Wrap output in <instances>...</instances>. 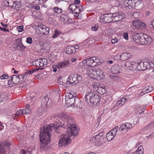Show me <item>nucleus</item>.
<instances>
[{"label":"nucleus","instance_id":"obj_1","mask_svg":"<svg viewBox=\"0 0 154 154\" xmlns=\"http://www.w3.org/2000/svg\"><path fill=\"white\" fill-rule=\"evenodd\" d=\"M74 120L70 116L65 113H62L61 115L60 120L55 122L54 123L51 125H47L44 127L49 126L51 127V129L49 131L52 130V127L54 129L55 132L57 133H59L60 131H58L59 128L60 127H63L66 129H68V130L66 131V133L63 134L62 135L61 139L59 140L58 145L59 147L65 146L68 145L70 143V138L71 136H75L78 134L79 130L77 129L76 125L73 124Z\"/></svg>","mask_w":154,"mask_h":154},{"label":"nucleus","instance_id":"obj_2","mask_svg":"<svg viewBox=\"0 0 154 154\" xmlns=\"http://www.w3.org/2000/svg\"><path fill=\"white\" fill-rule=\"evenodd\" d=\"M51 127H43V128L40 130V140L41 142L40 148L44 150L46 149V146L51 141V134L49 132L51 129Z\"/></svg>","mask_w":154,"mask_h":154},{"label":"nucleus","instance_id":"obj_3","mask_svg":"<svg viewBox=\"0 0 154 154\" xmlns=\"http://www.w3.org/2000/svg\"><path fill=\"white\" fill-rule=\"evenodd\" d=\"M100 99V97L99 95L95 94L93 91H91L87 92L84 98L85 102L91 106L99 103Z\"/></svg>","mask_w":154,"mask_h":154},{"label":"nucleus","instance_id":"obj_4","mask_svg":"<svg viewBox=\"0 0 154 154\" xmlns=\"http://www.w3.org/2000/svg\"><path fill=\"white\" fill-rule=\"evenodd\" d=\"M82 76L77 74H72L67 79L66 84L72 85H76L82 80Z\"/></svg>","mask_w":154,"mask_h":154},{"label":"nucleus","instance_id":"obj_5","mask_svg":"<svg viewBox=\"0 0 154 154\" xmlns=\"http://www.w3.org/2000/svg\"><path fill=\"white\" fill-rule=\"evenodd\" d=\"M69 9L70 11L71 12L75 14L74 16L75 17L79 19V15L80 13L83 10V7L81 5H76L75 4H70L69 7Z\"/></svg>","mask_w":154,"mask_h":154},{"label":"nucleus","instance_id":"obj_6","mask_svg":"<svg viewBox=\"0 0 154 154\" xmlns=\"http://www.w3.org/2000/svg\"><path fill=\"white\" fill-rule=\"evenodd\" d=\"M104 139H105V138L103 136V133H100L91 138L90 141H94L95 143V145L97 146H99L103 142H104Z\"/></svg>","mask_w":154,"mask_h":154},{"label":"nucleus","instance_id":"obj_7","mask_svg":"<svg viewBox=\"0 0 154 154\" xmlns=\"http://www.w3.org/2000/svg\"><path fill=\"white\" fill-rule=\"evenodd\" d=\"M78 99L77 97L70 93H67L66 95V103L69 106H73L75 101Z\"/></svg>","mask_w":154,"mask_h":154},{"label":"nucleus","instance_id":"obj_8","mask_svg":"<svg viewBox=\"0 0 154 154\" xmlns=\"http://www.w3.org/2000/svg\"><path fill=\"white\" fill-rule=\"evenodd\" d=\"M48 97H44L41 99V107L38 110V115L39 116H41L44 112L45 109L47 106V103L49 100Z\"/></svg>","mask_w":154,"mask_h":154},{"label":"nucleus","instance_id":"obj_9","mask_svg":"<svg viewBox=\"0 0 154 154\" xmlns=\"http://www.w3.org/2000/svg\"><path fill=\"white\" fill-rule=\"evenodd\" d=\"M133 127L132 125L129 123H123L120 127L118 130V135H121L126 133L130 129Z\"/></svg>","mask_w":154,"mask_h":154},{"label":"nucleus","instance_id":"obj_10","mask_svg":"<svg viewBox=\"0 0 154 154\" xmlns=\"http://www.w3.org/2000/svg\"><path fill=\"white\" fill-rule=\"evenodd\" d=\"M9 148V140H6L3 142L0 143V154H5Z\"/></svg>","mask_w":154,"mask_h":154},{"label":"nucleus","instance_id":"obj_11","mask_svg":"<svg viewBox=\"0 0 154 154\" xmlns=\"http://www.w3.org/2000/svg\"><path fill=\"white\" fill-rule=\"evenodd\" d=\"M119 127L116 126L115 128L108 132L106 135L107 140L108 141L112 140L116 135H118V132Z\"/></svg>","mask_w":154,"mask_h":154},{"label":"nucleus","instance_id":"obj_12","mask_svg":"<svg viewBox=\"0 0 154 154\" xmlns=\"http://www.w3.org/2000/svg\"><path fill=\"white\" fill-rule=\"evenodd\" d=\"M100 22L103 23H108L113 21L112 14H106L101 15L100 17Z\"/></svg>","mask_w":154,"mask_h":154},{"label":"nucleus","instance_id":"obj_13","mask_svg":"<svg viewBox=\"0 0 154 154\" xmlns=\"http://www.w3.org/2000/svg\"><path fill=\"white\" fill-rule=\"evenodd\" d=\"M137 63L134 61H127L124 64L123 66L125 69L134 71L136 70Z\"/></svg>","mask_w":154,"mask_h":154},{"label":"nucleus","instance_id":"obj_14","mask_svg":"<svg viewBox=\"0 0 154 154\" xmlns=\"http://www.w3.org/2000/svg\"><path fill=\"white\" fill-rule=\"evenodd\" d=\"M133 39L136 43L143 45L145 44L144 35L142 34H136L133 36Z\"/></svg>","mask_w":154,"mask_h":154},{"label":"nucleus","instance_id":"obj_15","mask_svg":"<svg viewBox=\"0 0 154 154\" xmlns=\"http://www.w3.org/2000/svg\"><path fill=\"white\" fill-rule=\"evenodd\" d=\"M100 71V69H94L90 68L87 70V74L89 76L94 79H97V73Z\"/></svg>","mask_w":154,"mask_h":154},{"label":"nucleus","instance_id":"obj_16","mask_svg":"<svg viewBox=\"0 0 154 154\" xmlns=\"http://www.w3.org/2000/svg\"><path fill=\"white\" fill-rule=\"evenodd\" d=\"M113 21L116 22L120 21L125 17L124 14L121 12H118L112 14Z\"/></svg>","mask_w":154,"mask_h":154},{"label":"nucleus","instance_id":"obj_17","mask_svg":"<svg viewBox=\"0 0 154 154\" xmlns=\"http://www.w3.org/2000/svg\"><path fill=\"white\" fill-rule=\"evenodd\" d=\"M120 3L122 8H126L129 9H132V0H121Z\"/></svg>","mask_w":154,"mask_h":154},{"label":"nucleus","instance_id":"obj_18","mask_svg":"<svg viewBox=\"0 0 154 154\" xmlns=\"http://www.w3.org/2000/svg\"><path fill=\"white\" fill-rule=\"evenodd\" d=\"M11 2L13 4V5L11 6L12 8L15 9L17 10H20L21 4L20 0H10Z\"/></svg>","mask_w":154,"mask_h":154},{"label":"nucleus","instance_id":"obj_19","mask_svg":"<svg viewBox=\"0 0 154 154\" xmlns=\"http://www.w3.org/2000/svg\"><path fill=\"white\" fill-rule=\"evenodd\" d=\"M60 20L65 23H70L72 22L71 19L69 18L67 14H62L60 18Z\"/></svg>","mask_w":154,"mask_h":154},{"label":"nucleus","instance_id":"obj_20","mask_svg":"<svg viewBox=\"0 0 154 154\" xmlns=\"http://www.w3.org/2000/svg\"><path fill=\"white\" fill-rule=\"evenodd\" d=\"M40 31L42 35H47L49 33L50 29L48 27L44 25L40 26Z\"/></svg>","mask_w":154,"mask_h":154},{"label":"nucleus","instance_id":"obj_21","mask_svg":"<svg viewBox=\"0 0 154 154\" xmlns=\"http://www.w3.org/2000/svg\"><path fill=\"white\" fill-rule=\"evenodd\" d=\"M121 71L120 67L117 65H115L112 66L111 68V71L114 75L117 74L119 73Z\"/></svg>","mask_w":154,"mask_h":154},{"label":"nucleus","instance_id":"obj_22","mask_svg":"<svg viewBox=\"0 0 154 154\" xmlns=\"http://www.w3.org/2000/svg\"><path fill=\"white\" fill-rule=\"evenodd\" d=\"M76 48V47H74L72 45L68 46L66 48V53L69 54H72L75 52Z\"/></svg>","mask_w":154,"mask_h":154},{"label":"nucleus","instance_id":"obj_23","mask_svg":"<svg viewBox=\"0 0 154 154\" xmlns=\"http://www.w3.org/2000/svg\"><path fill=\"white\" fill-rule=\"evenodd\" d=\"M144 39L145 44L148 45L151 43L153 41V38L150 36L146 34L144 35Z\"/></svg>","mask_w":154,"mask_h":154},{"label":"nucleus","instance_id":"obj_24","mask_svg":"<svg viewBox=\"0 0 154 154\" xmlns=\"http://www.w3.org/2000/svg\"><path fill=\"white\" fill-rule=\"evenodd\" d=\"M25 114L24 112H23V109L22 110H20L17 111L16 113L14 114L11 118V121H12V119L13 120L16 119V118L19 116L21 115Z\"/></svg>","mask_w":154,"mask_h":154},{"label":"nucleus","instance_id":"obj_25","mask_svg":"<svg viewBox=\"0 0 154 154\" xmlns=\"http://www.w3.org/2000/svg\"><path fill=\"white\" fill-rule=\"evenodd\" d=\"M131 56L130 53H124L120 56V58L121 60L124 61L129 59Z\"/></svg>","mask_w":154,"mask_h":154},{"label":"nucleus","instance_id":"obj_26","mask_svg":"<svg viewBox=\"0 0 154 154\" xmlns=\"http://www.w3.org/2000/svg\"><path fill=\"white\" fill-rule=\"evenodd\" d=\"M97 92L100 94H104L106 92L105 86L103 85H100V86H99Z\"/></svg>","mask_w":154,"mask_h":154},{"label":"nucleus","instance_id":"obj_27","mask_svg":"<svg viewBox=\"0 0 154 154\" xmlns=\"http://www.w3.org/2000/svg\"><path fill=\"white\" fill-rule=\"evenodd\" d=\"M142 3V2L141 0H132L131 8L138 7Z\"/></svg>","mask_w":154,"mask_h":154},{"label":"nucleus","instance_id":"obj_28","mask_svg":"<svg viewBox=\"0 0 154 154\" xmlns=\"http://www.w3.org/2000/svg\"><path fill=\"white\" fill-rule=\"evenodd\" d=\"M19 82L18 76L17 75H13L11 76L10 79V84H16Z\"/></svg>","mask_w":154,"mask_h":154},{"label":"nucleus","instance_id":"obj_29","mask_svg":"<svg viewBox=\"0 0 154 154\" xmlns=\"http://www.w3.org/2000/svg\"><path fill=\"white\" fill-rule=\"evenodd\" d=\"M70 64L69 60H64L63 62L59 63L58 64L59 69L63 68L66 67L67 66L69 65Z\"/></svg>","mask_w":154,"mask_h":154},{"label":"nucleus","instance_id":"obj_30","mask_svg":"<svg viewBox=\"0 0 154 154\" xmlns=\"http://www.w3.org/2000/svg\"><path fill=\"white\" fill-rule=\"evenodd\" d=\"M40 62V67H43L46 66L48 62L47 60L45 58H41L39 59Z\"/></svg>","mask_w":154,"mask_h":154},{"label":"nucleus","instance_id":"obj_31","mask_svg":"<svg viewBox=\"0 0 154 154\" xmlns=\"http://www.w3.org/2000/svg\"><path fill=\"white\" fill-rule=\"evenodd\" d=\"M136 65V70H137L139 71L144 70L143 67V62H140L139 63H137Z\"/></svg>","mask_w":154,"mask_h":154},{"label":"nucleus","instance_id":"obj_32","mask_svg":"<svg viewBox=\"0 0 154 154\" xmlns=\"http://www.w3.org/2000/svg\"><path fill=\"white\" fill-rule=\"evenodd\" d=\"M30 106L29 104H26L25 106V108L24 109H23V112H24V113L26 115H27L30 113L31 111V109L30 108Z\"/></svg>","mask_w":154,"mask_h":154},{"label":"nucleus","instance_id":"obj_33","mask_svg":"<svg viewBox=\"0 0 154 154\" xmlns=\"http://www.w3.org/2000/svg\"><path fill=\"white\" fill-rule=\"evenodd\" d=\"M127 99L125 98H121L116 103V105L119 106L120 105H123L126 102Z\"/></svg>","mask_w":154,"mask_h":154},{"label":"nucleus","instance_id":"obj_34","mask_svg":"<svg viewBox=\"0 0 154 154\" xmlns=\"http://www.w3.org/2000/svg\"><path fill=\"white\" fill-rule=\"evenodd\" d=\"M143 67L144 68V70L147 69H149L150 68H152L153 66H152V62H143Z\"/></svg>","mask_w":154,"mask_h":154},{"label":"nucleus","instance_id":"obj_35","mask_svg":"<svg viewBox=\"0 0 154 154\" xmlns=\"http://www.w3.org/2000/svg\"><path fill=\"white\" fill-rule=\"evenodd\" d=\"M153 89V88L152 86H149L148 87H146L145 88H144L143 90L141 93H144V92H146V93L152 91Z\"/></svg>","mask_w":154,"mask_h":154},{"label":"nucleus","instance_id":"obj_36","mask_svg":"<svg viewBox=\"0 0 154 154\" xmlns=\"http://www.w3.org/2000/svg\"><path fill=\"white\" fill-rule=\"evenodd\" d=\"M87 65L93 66L94 63L93 57H91L87 59Z\"/></svg>","mask_w":154,"mask_h":154},{"label":"nucleus","instance_id":"obj_37","mask_svg":"<svg viewBox=\"0 0 154 154\" xmlns=\"http://www.w3.org/2000/svg\"><path fill=\"white\" fill-rule=\"evenodd\" d=\"M143 148L142 146H140L138 147L136 151V154H143Z\"/></svg>","mask_w":154,"mask_h":154},{"label":"nucleus","instance_id":"obj_38","mask_svg":"<svg viewBox=\"0 0 154 154\" xmlns=\"http://www.w3.org/2000/svg\"><path fill=\"white\" fill-rule=\"evenodd\" d=\"M100 84L98 83L94 82L92 85V86L93 88L94 91H97L99 86H100Z\"/></svg>","mask_w":154,"mask_h":154},{"label":"nucleus","instance_id":"obj_39","mask_svg":"<svg viewBox=\"0 0 154 154\" xmlns=\"http://www.w3.org/2000/svg\"><path fill=\"white\" fill-rule=\"evenodd\" d=\"M111 78L114 81H115L117 82H119L121 80V78L118 75H111Z\"/></svg>","mask_w":154,"mask_h":154},{"label":"nucleus","instance_id":"obj_40","mask_svg":"<svg viewBox=\"0 0 154 154\" xmlns=\"http://www.w3.org/2000/svg\"><path fill=\"white\" fill-rule=\"evenodd\" d=\"M53 9L55 13L60 14L62 12V10L57 7H54Z\"/></svg>","mask_w":154,"mask_h":154},{"label":"nucleus","instance_id":"obj_41","mask_svg":"<svg viewBox=\"0 0 154 154\" xmlns=\"http://www.w3.org/2000/svg\"><path fill=\"white\" fill-rule=\"evenodd\" d=\"M36 71L37 70L36 69H33L32 70H27L25 73V75H26L27 74L30 75L36 72Z\"/></svg>","mask_w":154,"mask_h":154},{"label":"nucleus","instance_id":"obj_42","mask_svg":"<svg viewBox=\"0 0 154 154\" xmlns=\"http://www.w3.org/2000/svg\"><path fill=\"white\" fill-rule=\"evenodd\" d=\"M39 59L36 60L32 62V65L37 67L40 66Z\"/></svg>","mask_w":154,"mask_h":154},{"label":"nucleus","instance_id":"obj_43","mask_svg":"<svg viewBox=\"0 0 154 154\" xmlns=\"http://www.w3.org/2000/svg\"><path fill=\"white\" fill-rule=\"evenodd\" d=\"M94 63L93 66H94L97 65L99 63L100 60L98 58L96 57H93Z\"/></svg>","mask_w":154,"mask_h":154},{"label":"nucleus","instance_id":"obj_44","mask_svg":"<svg viewBox=\"0 0 154 154\" xmlns=\"http://www.w3.org/2000/svg\"><path fill=\"white\" fill-rule=\"evenodd\" d=\"M60 32L57 30H56L53 33L52 37L54 38H57L58 35H60Z\"/></svg>","mask_w":154,"mask_h":154},{"label":"nucleus","instance_id":"obj_45","mask_svg":"<svg viewBox=\"0 0 154 154\" xmlns=\"http://www.w3.org/2000/svg\"><path fill=\"white\" fill-rule=\"evenodd\" d=\"M0 97L2 100H3V101L4 99H7L8 96L6 93L5 92H4L0 94Z\"/></svg>","mask_w":154,"mask_h":154},{"label":"nucleus","instance_id":"obj_46","mask_svg":"<svg viewBox=\"0 0 154 154\" xmlns=\"http://www.w3.org/2000/svg\"><path fill=\"white\" fill-rule=\"evenodd\" d=\"M87 59H86L85 60H83L82 62H80L79 65L81 66H82L85 65H87Z\"/></svg>","mask_w":154,"mask_h":154},{"label":"nucleus","instance_id":"obj_47","mask_svg":"<svg viewBox=\"0 0 154 154\" xmlns=\"http://www.w3.org/2000/svg\"><path fill=\"white\" fill-rule=\"evenodd\" d=\"M138 25H137V28H139V29H142L143 28L145 27V23L143 22H141V21L140 20V23H139V24H138Z\"/></svg>","mask_w":154,"mask_h":154},{"label":"nucleus","instance_id":"obj_48","mask_svg":"<svg viewBox=\"0 0 154 154\" xmlns=\"http://www.w3.org/2000/svg\"><path fill=\"white\" fill-rule=\"evenodd\" d=\"M140 20H136L132 22V24L135 28H137V25H138V24H139L140 23Z\"/></svg>","mask_w":154,"mask_h":154},{"label":"nucleus","instance_id":"obj_49","mask_svg":"<svg viewBox=\"0 0 154 154\" xmlns=\"http://www.w3.org/2000/svg\"><path fill=\"white\" fill-rule=\"evenodd\" d=\"M154 127V121L152 122L150 124L146 126V128L147 129L150 130L153 128Z\"/></svg>","mask_w":154,"mask_h":154},{"label":"nucleus","instance_id":"obj_50","mask_svg":"<svg viewBox=\"0 0 154 154\" xmlns=\"http://www.w3.org/2000/svg\"><path fill=\"white\" fill-rule=\"evenodd\" d=\"M26 76V75H25V74H24L23 75H19V76H18V78L19 80H20L21 81H24L25 77Z\"/></svg>","mask_w":154,"mask_h":154},{"label":"nucleus","instance_id":"obj_51","mask_svg":"<svg viewBox=\"0 0 154 154\" xmlns=\"http://www.w3.org/2000/svg\"><path fill=\"white\" fill-rule=\"evenodd\" d=\"M57 83L60 85H64L63 84V80L62 79V77L61 76L59 78L57 81Z\"/></svg>","mask_w":154,"mask_h":154},{"label":"nucleus","instance_id":"obj_52","mask_svg":"<svg viewBox=\"0 0 154 154\" xmlns=\"http://www.w3.org/2000/svg\"><path fill=\"white\" fill-rule=\"evenodd\" d=\"M99 25L98 24H95L92 27V29L93 31H96L98 28Z\"/></svg>","mask_w":154,"mask_h":154},{"label":"nucleus","instance_id":"obj_53","mask_svg":"<svg viewBox=\"0 0 154 154\" xmlns=\"http://www.w3.org/2000/svg\"><path fill=\"white\" fill-rule=\"evenodd\" d=\"M17 29L19 32H22L23 29V26H20L17 27Z\"/></svg>","mask_w":154,"mask_h":154},{"label":"nucleus","instance_id":"obj_54","mask_svg":"<svg viewBox=\"0 0 154 154\" xmlns=\"http://www.w3.org/2000/svg\"><path fill=\"white\" fill-rule=\"evenodd\" d=\"M26 42L30 44H32V38L30 37H28L26 39Z\"/></svg>","mask_w":154,"mask_h":154},{"label":"nucleus","instance_id":"obj_55","mask_svg":"<svg viewBox=\"0 0 154 154\" xmlns=\"http://www.w3.org/2000/svg\"><path fill=\"white\" fill-rule=\"evenodd\" d=\"M53 70L54 72H55L57 71V69L58 68H59L58 65H54L52 66Z\"/></svg>","mask_w":154,"mask_h":154},{"label":"nucleus","instance_id":"obj_56","mask_svg":"<svg viewBox=\"0 0 154 154\" xmlns=\"http://www.w3.org/2000/svg\"><path fill=\"white\" fill-rule=\"evenodd\" d=\"M132 16L133 17H134V18H137L139 17V14L137 12H134Z\"/></svg>","mask_w":154,"mask_h":154},{"label":"nucleus","instance_id":"obj_57","mask_svg":"<svg viewBox=\"0 0 154 154\" xmlns=\"http://www.w3.org/2000/svg\"><path fill=\"white\" fill-rule=\"evenodd\" d=\"M8 78V75L6 74H3L0 77V78L2 79H7Z\"/></svg>","mask_w":154,"mask_h":154},{"label":"nucleus","instance_id":"obj_58","mask_svg":"<svg viewBox=\"0 0 154 154\" xmlns=\"http://www.w3.org/2000/svg\"><path fill=\"white\" fill-rule=\"evenodd\" d=\"M123 38L126 40L128 39V34L127 32H125L123 33Z\"/></svg>","mask_w":154,"mask_h":154},{"label":"nucleus","instance_id":"obj_59","mask_svg":"<svg viewBox=\"0 0 154 154\" xmlns=\"http://www.w3.org/2000/svg\"><path fill=\"white\" fill-rule=\"evenodd\" d=\"M4 3V5L5 6H8L9 7L10 6L9 5V2L8 1V0H5L3 2Z\"/></svg>","mask_w":154,"mask_h":154},{"label":"nucleus","instance_id":"obj_60","mask_svg":"<svg viewBox=\"0 0 154 154\" xmlns=\"http://www.w3.org/2000/svg\"><path fill=\"white\" fill-rule=\"evenodd\" d=\"M100 71L99 72L97 73V74L98 75H97V79L99 78H100V76L101 75H103V71H102L101 70H100Z\"/></svg>","mask_w":154,"mask_h":154},{"label":"nucleus","instance_id":"obj_61","mask_svg":"<svg viewBox=\"0 0 154 154\" xmlns=\"http://www.w3.org/2000/svg\"><path fill=\"white\" fill-rule=\"evenodd\" d=\"M147 137L149 139H152L154 137V132L151 133Z\"/></svg>","mask_w":154,"mask_h":154},{"label":"nucleus","instance_id":"obj_62","mask_svg":"<svg viewBox=\"0 0 154 154\" xmlns=\"http://www.w3.org/2000/svg\"><path fill=\"white\" fill-rule=\"evenodd\" d=\"M17 45L20 48L22 49H24L25 48V47L24 46V45L20 43L18 44Z\"/></svg>","mask_w":154,"mask_h":154},{"label":"nucleus","instance_id":"obj_63","mask_svg":"<svg viewBox=\"0 0 154 154\" xmlns=\"http://www.w3.org/2000/svg\"><path fill=\"white\" fill-rule=\"evenodd\" d=\"M118 42V39L117 38H115L112 40V43L113 44H116Z\"/></svg>","mask_w":154,"mask_h":154},{"label":"nucleus","instance_id":"obj_64","mask_svg":"<svg viewBox=\"0 0 154 154\" xmlns=\"http://www.w3.org/2000/svg\"><path fill=\"white\" fill-rule=\"evenodd\" d=\"M80 3V0H75L74 2V3L73 4H75L76 5H78Z\"/></svg>","mask_w":154,"mask_h":154}]
</instances>
